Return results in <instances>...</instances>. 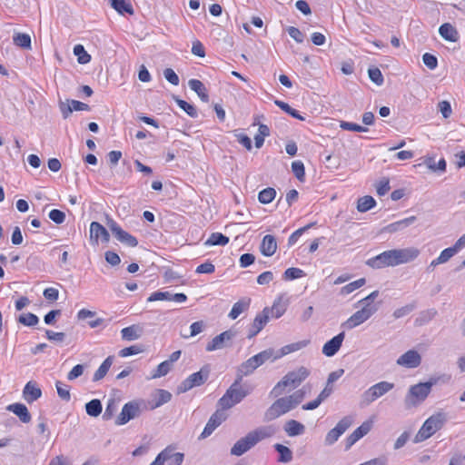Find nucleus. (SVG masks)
<instances>
[{"mask_svg": "<svg viewBox=\"0 0 465 465\" xmlns=\"http://www.w3.org/2000/svg\"><path fill=\"white\" fill-rule=\"evenodd\" d=\"M313 223H309L304 227H302L298 230H296L294 232L291 234V236L288 239V244L290 246L295 244L298 241V239L303 234L304 232H306L308 229H310Z\"/></svg>", "mask_w": 465, "mask_h": 465, "instance_id": "6e6d98bb", "label": "nucleus"}, {"mask_svg": "<svg viewBox=\"0 0 465 465\" xmlns=\"http://www.w3.org/2000/svg\"><path fill=\"white\" fill-rule=\"evenodd\" d=\"M172 369V365L166 361L161 362L154 372L152 374V379L160 378L165 376Z\"/></svg>", "mask_w": 465, "mask_h": 465, "instance_id": "8fccbe9b", "label": "nucleus"}, {"mask_svg": "<svg viewBox=\"0 0 465 465\" xmlns=\"http://www.w3.org/2000/svg\"><path fill=\"white\" fill-rule=\"evenodd\" d=\"M353 419L351 416L343 417L336 426L331 429L325 436L324 444L326 446L333 445L339 438L351 427Z\"/></svg>", "mask_w": 465, "mask_h": 465, "instance_id": "f8f14e48", "label": "nucleus"}, {"mask_svg": "<svg viewBox=\"0 0 465 465\" xmlns=\"http://www.w3.org/2000/svg\"><path fill=\"white\" fill-rule=\"evenodd\" d=\"M60 109L64 118L66 119L73 111H88L89 105L80 101L71 100L67 105L62 104Z\"/></svg>", "mask_w": 465, "mask_h": 465, "instance_id": "393cba45", "label": "nucleus"}, {"mask_svg": "<svg viewBox=\"0 0 465 465\" xmlns=\"http://www.w3.org/2000/svg\"><path fill=\"white\" fill-rule=\"evenodd\" d=\"M304 396V391L298 390L289 396L279 398L265 411V420H273L293 410L302 401Z\"/></svg>", "mask_w": 465, "mask_h": 465, "instance_id": "7ed1b4c3", "label": "nucleus"}, {"mask_svg": "<svg viewBox=\"0 0 465 465\" xmlns=\"http://www.w3.org/2000/svg\"><path fill=\"white\" fill-rule=\"evenodd\" d=\"M439 34L442 38L449 42H457L459 39L458 31L450 23H445L441 25L439 28Z\"/></svg>", "mask_w": 465, "mask_h": 465, "instance_id": "bb28decb", "label": "nucleus"}, {"mask_svg": "<svg viewBox=\"0 0 465 465\" xmlns=\"http://www.w3.org/2000/svg\"><path fill=\"white\" fill-rule=\"evenodd\" d=\"M143 351V348L140 345H132L130 347H126L122 349L119 351V355L121 357H128L131 355H135Z\"/></svg>", "mask_w": 465, "mask_h": 465, "instance_id": "13d9d810", "label": "nucleus"}, {"mask_svg": "<svg viewBox=\"0 0 465 465\" xmlns=\"http://www.w3.org/2000/svg\"><path fill=\"white\" fill-rule=\"evenodd\" d=\"M13 42L16 46L21 48L31 50V37L27 34L15 33L13 36Z\"/></svg>", "mask_w": 465, "mask_h": 465, "instance_id": "c9c22d12", "label": "nucleus"}, {"mask_svg": "<svg viewBox=\"0 0 465 465\" xmlns=\"http://www.w3.org/2000/svg\"><path fill=\"white\" fill-rule=\"evenodd\" d=\"M188 85L193 91H194L198 94L199 98L203 102L207 103L209 101L207 89L200 80L191 79L188 82Z\"/></svg>", "mask_w": 465, "mask_h": 465, "instance_id": "c85d7f7f", "label": "nucleus"}, {"mask_svg": "<svg viewBox=\"0 0 465 465\" xmlns=\"http://www.w3.org/2000/svg\"><path fill=\"white\" fill-rule=\"evenodd\" d=\"M270 312H272V314L274 318L278 319L280 318L286 311V306L283 304H281V301L278 300L274 302L272 307L269 309Z\"/></svg>", "mask_w": 465, "mask_h": 465, "instance_id": "052dcab7", "label": "nucleus"}, {"mask_svg": "<svg viewBox=\"0 0 465 465\" xmlns=\"http://www.w3.org/2000/svg\"><path fill=\"white\" fill-rule=\"evenodd\" d=\"M436 381L420 382L409 388L404 398V405L407 409L416 408L420 405L429 396Z\"/></svg>", "mask_w": 465, "mask_h": 465, "instance_id": "423d86ee", "label": "nucleus"}, {"mask_svg": "<svg viewBox=\"0 0 465 465\" xmlns=\"http://www.w3.org/2000/svg\"><path fill=\"white\" fill-rule=\"evenodd\" d=\"M390 189V182L389 179L386 178L381 179L376 186L377 193L381 196L385 195Z\"/></svg>", "mask_w": 465, "mask_h": 465, "instance_id": "774afa93", "label": "nucleus"}, {"mask_svg": "<svg viewBox=\"0 0 465 465\" xmlns=\"http://www.w3.org/2000/svg\"><path fill=\"white\" fill-rule=\"evenodd\" d=\"M174 100H175L176 104H178V106L181 109H183L188 115H190L191 117L197 116V111L193 104H191L187 103L186 101L182 100L178 97H174Z\"/></svg>", "mask_w": 465, "mask_h": 465, "instance_id": "a18cd8bd", "label": "nucleus"}, {"mask_svg": "<svg viewBox=\"0 0 465 465\" xmlns=\"http://www.w3.org/2000/svg\"><path fill=\"white\" fill-rule=\"evenodd\" d=\"M421 362V357L418 351L410 350L400 356L397 360V364L406 368H416Z\"/></svg>", "mask_w": 465, "mask_h": 465, "instance_id": "6ab92c4d", "label": "nucleus"}, {"mask_svg": "<svg viewBox=\"0 0 465 465\" xmlns=\"http://www.w3.org/2000/svg\"><path fill=\"white\" fill-rule=\"evenodd\" d=\"M109 229L112 233L115 236V238L124 244H126L130 247H135L138 244L137 239L131 235L129 232H125L121 228V226L113 219H110L107 223Z\"/></svg>", "mask_w": 465, "mask_h": 465, "instance_id": "2eb2a0df", "label": "nucleus"}, {"mask_svg": "<svg viewBox=\"0 0 465 465\" xmlns=\"http://www.w3.org/2000/svg\"><path fill=\"white\" fill-rule=\"evenodd\" d=\"M368 74L370 79L375 83L377 85H381L383 84V75L381 70L377 67L369 68Z\"/></svg>", "mask_w": 465, "mask_h": 465, "instance_id": "5fc2aeb1", "label": "nucleus"}, {"mask_svg": "<svg viewBox=\"0 0 465 465\" xmlns=\"http://www.w3.org/2000/svg\"><path fill=\"white\" fill-rule=\"evenodd\" d=\"M394 384L389 381H380L372 386H371L368 390H366L361 395V405L367 406L371 402L385 395L391 390H392Z\"/></svg>", "mask_w": 465, "mask_h": 465, "instance_id": "1a4fd4ad", "label": "nucleus"}, {"mask_svg": "<svg viewBox=\"0 0 465 465\" xmlns=\"http://www.w3.org/2000/svg\"><path fill=\"white\" fill-rule=\"evenodd\" d=\"M260 250L264 256H272L277 250V242L275 237L271 234L265 235L262 241Z\"/></svg>", "mask_w": 465, "mask_h": 465, "instance_id": "b1692460", "label": "nucleus"}, {"mask_svg": "<svg viewBox=\"0 0 465 465\" xmlns=\"http://www.w3.org/2000/svg\"><path fill=\"white\" fill-rule=\"evenodd\" d=\"M114 362V356H108L103 363L99 366L96 371L94 374L93 381H98L102 380L108 372Z\"/></svg>", "mask_w": 465, "mask_h": 465, "instance_id": "473e14b6", "label": "nucleus"}, {"mask_svg": "<svg viewBox=\"0 0 465 465\" xmlns=\"http://www.w3.org/2000/svg\"><path fill=\"white\" fill-rule=\"evenodd\" d=\"M163 75L170 84L173 85L179 84V77L172 68H166L163 71Z\"/></svg>", "mask_w": 465, "mask_h": 465, "instance_id": "338daca9", "label": "nucleus"}, {"mask_svg": "<svg viewBox=\"0 0 465 465\" xmlns=\"http://www.w3.org/2000/svg\"><path fill=\"white\" fill-rule=\"evenodd\" d=\"M74 54L77 56V61L79 64H84L89 63L91 60V55L87 54L84 46L81 45H76L74 47Z\"/></svg>", "mask_w": 465, "mask_h": 465, "instance_id": "79ce46f5", "label": "nucleus"}, {"mask_svg": "<svg viewBox=\"0 0 465 465\" xmlns=\"http://www.w3.org/2000/svg\"><path fill=\"white\" fill-rule=\"evenodd\" d=\"M235 331L232 330H228L220 333L207 343L205 348L206 351H213L230 347L232 345V339L235 337Z\"/></svg>", "mask_w": 465, "mask_h": 465, "instance_id": "4468645a", "label": "nucleus"}, {"mask_svg": "<svg viewBox=\"0 0 465 465\" xmlns=\"http://www.w3.org/2000/svg\"><path fill=\"white\" fill-rule=\"evenodd\" d=\"M414 308L415 306L413 304H407L403 307L398 308L393 312V317L395 319L402 318L411 312Z\"/></svg>", "mask_w": 465, "mask_h": 465, "instance_id": "680f3d73", "label": "nucleus"}, {"mask_svg": "<svg viewBox=\"0 0 465 465\" xmlns=\"http://www.w3.org/2000/svg\"><path fill=\"white\" fill-rule=\"evenodd\" d=\"M269 308H264L263 311L258 313L249 330L248 338L252 339L256 336L269 322Z\"/></svg>", "mask_w": 465, "mask_h": 465, "instance_id": "f3484780", "label": "nucleus"}, {"mask_svg": "<svg viewBox=\"0 0 465 465\" xmlns=\"http://www.w3.org/2000/svg\"><path fill=\"white\" fill-rule=\"evenodd\" d=\"M310 371L302 366L295 371L288 372L271 391L270 396L278 398L286 391L297 388L308 376Z\"/></svg>", "mask_w": 465, "mask_h": 465, "instance_id": "20e7f679", "label": "nucleus"}, {"mask_svg": "<svg viewBox=\"0 0 465 465\" xmlns=\"http://www.w3.org/2000/svg\"><path fill=\"white\" fill-rule=\"evenodd\" d=\"M365 282H366V280L364 278H361L354 282H351L341 289V293L342 295L350 294L351 292H354L355 290L362 287L365 284Z\"/></svg>", "mask_w": 465, "mask_h": 465, "instance_id": "37998d69", "label": "nucleus"}, {"mask_svg": "<svg viewBox=\"0 0 465 465\" xmlns=\"http://www.w3.org/2000/svg\"><path fill=\"white\" fill-rule=\"evenodd\" d=\"M103 410L100 400L94 399L85 404V411L91 417H97Z\"/></svg>", "mask_w": 465, "mask_h": 465, "instance_id": "4c0bfd02", "label": "nucleus"}, {"mask_svg": "<svg viewBox=\"0 0 465 465\" xmlns=\"http://www.w3.org/2000/svg\"><path fill=\"white\" fill-rule=\"evenodd\" d=\"M273 355L272 349L262 351L258 354L251 357L246 361L242 362L237 371V376L239 380H242L243 376H248L252 373L258 367L263 364Z\"/></svg>", "mask_w": 465, "mask_h": 465, "instance_id": "6e6552de", "label": "nucleus"}, {"mask_svg": "<svg viewBox=\"0 0 465 465\" xmlns=\"http://www.w3.org/2000/svg\"><path fill=\"white\" fill-rule=\"evenodd\" d=\"M304 425L295 420H290L289 421L286 422L284 427V430L291 437L302 434L304 432Z\"/></svg>", "mask_w": 465, "mask_h": 465, "instance_id": "2f4dec72", "label": "nucleus"}, {"mask_svg": "<svg viewBox=\"0 0 465 465\" xmlns=\"http://www.w3.org/2000/svg\"><path fill=\"white\" fill-rule=\"evenodd\" d=\"M447 421V414L443 411L436 412L429 417L414 437V442L419 443L426 440L434 433L440 430Z\"/></svg>", "mask_w": 465, "mask_h": 465, "instance_id": "39448f33", "label": "nucleus"}, {"mask_svg": "<svg viewBox=\"0 0 465 465\" xmlns=\"http://www.w3.org/2000/svg\"><path fill=\"white\" fill-rule=\"evenodd\" d=\"M276 196V191L274 188L267 187L262 190L258 194V200L261 203L268 204L272 203Z\"/></svg>", "mask_w": 465, "mask_h": 465, "instance_id": "ea45409f", "label": "nucleus"}, {"mask_svg": "<svg viewBox=\"0 0 465 465\" xmlns=\"http://www.w3.org/2000/svg\"><path fill=\"white\" fill-rule=\"evenodd\" d=\"M378 311V307H371L367 304V306H362L360 310L355 312L343 324L345 328L351 330L353 329L361 323L368 321L376 312Z\"/></svg>", "mask_w": 465, "mask_h": 465, "instance_id": "9d476101", "label": "nucleus"}, {"mask_svg": "<svg viewBox=\"0 0 465 465\" xmlns=\"http://www.w3.org/2000/svg\"><path fill=\"white\" fill-rule=\"evenodd\" d=\"M229 242V238L221 232H213L206 240L204 244L206 246L220 245L224 246Z\"/></svg>", "mask_w": 465, "mask_h": 465, "instance_id": "e433bc0d", "label": "nucleus"}, {"mask_svg": "<svg viewBox=\"0 0 465 465\" xmlns=\"http://www.w3.org/2000/svg\"><path fill=\"white\" fill-rule=\"evenodd\" d=\"M41 395V389L34 381H28L23 390V397L29 403L38 400Z\"/></svg>", "mask_w": 465, "mask_h": 465, "instance_id": "5701e85b", "label": "nucleus"}, {"mask_svg": "<svg viewBox=\"0 0 465 465\" xmlns=\"http://www.w3.org/2000/svg\"><path fill=\"white\" fill-rule=\"evenodd\" d=\"M156 301H171V292H154L147 299V302Z\"/></svg>", "mask_w": 465, "mask_h": 465, "instance_id": "4d7b16f0", "label": "nucleus"}, {"mask_svg": "<svg viewBox=\"0 0 465 465\" xmlns=\"http://www.w3.org/2000/svg\"><path fill=\"white\" fill-rule=\"evenodd\" d=\"M419 254L420 251L415 247L392 249L369 259L366 264L373 269L394 267L414 261Z\"/></svg>", "mask_w": 465, "mask_h": 465, "instance_id": "f257e3e1", "label": "nucleus"}, {"mask_svg": "<svg viewBox=\"0 0 465 465\" xmlns=\"http://www.w3.org/2000/svg\"><path fill=\"white\" fill-rule=\"evenodd\" d=\"M292 171L293 174L295 175V177L299 181H301V182L303 181L304 176H305V169H304V164L302 162H301V161L292 162Z\"/></svg>", "mask_w": 465, "mask_h": 465, "instance_id": "3c124183", "label": "nucleus"}, {"mask_svg": "<svg viewBox=\"0 0 465 465\" xmlns=\"http://www.w3.org/2000/svg\"><path fill=\"white\" fill-rule=\"evenodd\" d=\"M457 253L456 250L451 246L444 249L440 254L439 255V259L441 263L447 262L451 257H453Z\"/></svg>", "mask_w": 465, "mask_h": 465, "instance_id": "69168bd1", "label": "nucleus"}, {"mask_svg": "<svg viewBox=\"0 0 465 465\" xmlns=\"http://www.w3.org/2000/svg\"><path fill=\"white\" fill-rule=\"evenodd\" d=\"M309 342H310L309 341L303 340V341H299L297 342H293V343L285 345L281 349V353L279 355L275 356L274 359H278L282 356H284L289 353L294 352L296 351L302 350V349L305 348L309 344Z\"/></svg>", "mask_w": 465, "mask_h": 465, "instance_id": "72a5a7b5", "label": "nucleus"}, {"mask_svg": "<svg viewBox=\"0 0 465 465\" xmlns=\"http://www.w3.org/2000/svg\"><path fill=\"white\" fill-rule=\"evenodd\" d=\"M239 376L236 381L226 391L225 394L219 400V405L223 410H227L241 402L248 394L249 391H244L240 387Z\"/></svg>", "mask_w": 465, "mask_h": 465, "instance_id": "0eeeda50", "label": "nucleus"}, {"mask_svg": "<svg viewBox=\"0 0 465 465\" xmlns=\"http://www.w3.org/2000/svg\"><path fill=\"white\" fill-rule=\"evenodd\" d=\"M49 219L56 224H61L65 220V213L60 210L54 209L49 213Z\"/></svg>", "mask_w": 465, "mask_h": 465, "instance_id": "e2e57ef3", "label": "nucleus"}, {"mask_svg": "<svg viewBox=\"0 0 465 465\" xmlns=\"http://www.w3.org/2000/svg\"><path fill=\"white\" fill-rule=\"evenodd\" d=\"M422 61L424 64L430 70L435 69L438 65V60L436 56L429 53L423 54Z\"/></svg>", "mask_w": 465, "mask_h": 465, "instance_id": "0e129e2a", "label": "nucleus"}, {"mask_svg": "<svg viewBox=\"0 0 465 465\" xmlns=\"http://www.w3.org/2000/svg\"><path fill=\"white\" fill-rule=\"evenodd\" d=\"M274 104L282 110H283L285 113L292 115V117L299 119L301 121L304 120V117L302 116L297 110L292 108L287 103L280 100H275Z\"/></svg>", "mask_w": 465, "mask_h": 465, "instance_id": "c03bdc74", "label": "nucleus"}, {"mask_svg": "<svg viewBox=\"0 0 465 465\" xmlns=\"http://www.w3.org/2000/svg\"><path fill=\"white\" fill-rule=\"evenodd\" d=\"M7 410L15 413L24 423H28L31 420V414L27 407L23 403L10 404Z\"/></svg>", "mask_w": 465, "mask_h": 465, "instance_id": "a878e982", "label": "nucleus"}, {"mask_svg": "<svg viewBox=\"0 0 465 465\" xmlns=\"http://www.w3.org/2000/svg\"><path fill=\"white\" fill-rule=\"evenodd\" d=\"M227 416L223 411H216L209 419L199 439L209 437L214 430L226 420Z\"/></svg>", "mask_w": 465, "mask_h": 465, "instance_id": "dca6fc26", "label": "nucleus"}, {"mask_svg": "<svg viewBox=\"0 0 465 465\" xmlns=\"http://www.w3.org/2000/svg\"><path fill=\"white\" fill-rule=\"evenodd\" d=\"M425 164L432 171H440L444 172L446 169V162L442 158L438 163H435L433 158H428L425 160Z\"/></svg>", "mask_w": 465, "mask_h": 465, "instance_id": "603ef678", "label": "nucleus"}, {"mask_svg": "<svg viewBox=\"0 0 465 465\" xmlns=\"http://www.w3.org/2000/svg\"><path fill=\"white\" fill-rule=\"evenodd\" d=\"M142 403L136 401H129L125 403L115 420L116 425H124L129 420L138 417L141 414Z\"/></svg>", "mask_w": 465, "mask_h": 465, "instance_id": "ddd939ff", "label": "nucleus"}, {"mask_svg": "<svg viewBox=\"0 0 465 465\" xmlns=\"http://www.w3.org/2000/svg\"><path fill=\"white\" fill-rule=\"evenodd\" d=\"M164 450H169V458L167 465H182L183 461L184 455L182 452H173V449L171 447H167Z\"/></svg>", "mask_w": 465, "mask_h": 465, "instance_id": "49530a36", "label": "nucleus"}, {"mask_svg": "<svg viewBox=\"0 0 465 465\" xmlns=\"http://www.w3.org/2000/svg\"><path fill=\"white\" fill-rule=\"evenodd\" d=\"M90 239L94 244H98L99 240L103 242H108L110 234L108 231L98 222H92L90 224Z\"/></svg>", "mask_w": 465, "mask_h": 465, "instance_id": "a211bd4d", "label": "nucleus"}, {"mask_svg": "<svg viewBox=\"0 0 465 465\" xmlns=\"http://www.w3.org/2000/svg\"><path fill=\"white\" fill-rule=\"evenodd\" d=\"M415 221H416L415 216H410L408 218H405L401 221H398V222L389 224L386 227V230L389 232H395L403 230L404 228H407L408 226L411 225Z\"/></svg>", "mask_w": 465, "mask_h": 465, "instance_id": "f704fd0d", "label": "nucleus"}, {"mask_svg": "<svg viewBox=\"0 0 465 465\" xmlns=\"http://www.w3.org/2000/svg\"><path fill=\"white\" fill-rule=\"evenodd\" d=\"M111 6L117 11L119 14L124 15V13L133 15L134 8L129 0H109Z\"/></svg>", "mask_w": 465, "mask_h": 465, "instance_id": "7c9ffc66", "label": "nucleus"}, {"mask_svg": "<svg viewBox=\"0 0 465 465\" xmlns=\"http://www.w3.org/2000/svg\"><path fill=\"white\" fill-rule=\"evenodd\" d=\"M274 448L280 454L278 461L287 463L292 460V452L288 447L277 443Z\"/></svg>", "mask_w": 465, "mask_h": 465, "instance_id": "a19ab883", "label": "nucleus"}, {"mask_svg": "<svg viewBox=\"0 0 465 465\" xmlns=\"http://www.w3.org/2000/svg\"><path fill=\"white\" fill-rule=\"evenodd\" d=\"M209 374V368L207 366L203 367L199 371L188 376L178 387V391L185 392L193 387L201 386L207 381Z\"/></svg>", "mask_w": 465, "mask_h": 465, "instance_id": "9b49d317", "label": "nucleus"}, {"mask_svg": "<svg viewBox=\"0 0 465 465\" xmlns=\"http://www.w3.org/2000/svg\"><path fill=\"white\" fill-rule=\"evenodd\" d=\"M276 433V429L272 425L261 426L250 431L245 437L238 440L231 449V454L234 456H242L258 442L262 440L271 438Z\"/></svg>", "mask_w": 465, "mask_h": 465, "instance_id": "f03ea898", "label": "nucleus"}, {"mask_svg": "<svg viewBox=\"0 0 465 465\" xmlns=\"http://www.w3.org/2000/svg\"><path fill=\"white\" fill-rule=\"evenodd\" d=\"M55 387L57 390V394L62 400H64L65 401H70L71 394H70V386L69 385H66L61 381H56Z\"/></svg>", "mask_w": 465, "mask_h": 465, "instance_id": "09e8293b", "label": "nucleus"}, {"mask_svg": "<svg viewBox=\"0 0 465 465\" xmlns=\"http://www.w3.org/2000/svg\"><path fill=\"white\" fill-rule=\"evenodd\" d=\"M305 275L304 272L302 269L299 268H288L284 273H283V279L284 280H295L301 277H303Z\"/></svg>", "mask_w": 465, "mask_h": 465, "instance_id": "864d4df0", "label": "nucleus"}, {"mask_svg": "<svg viewBox=\"0 0 465 465\" xmlns=\"http://www.w3.org/2000/svg\"><path fill=\"white\" fill-rule=\"evenodd\" d=\"M122 338L124 341H135L138 340L143 334V328L139 325H131L125 327L121 331Z\"/></svg>", "mask_w": 465, "mask_h": 465, "instance_id": "cd10ccee", "label": "nucleus"}, {"mask_svg": "<svg viewBox=\"0 0 465 465\" xmlns=\"http://www.w3.org/2000/svg\"><path fill=\"white\" fill-rule=\"evenodd\" d=\"M376 202L372 196L366 195L358 200L357 210L361 213H365L374 207Z\"/></svg>", "mask_w": 465, "mask_h": 465, "instance_id": "58836bf2", "label": "nucleus"}, {"mask_svg": "<svg viewBox=\"0 0 465 465\" xmlns=\"http://www.w3.org/2000/svg\"><path fill=\"white\" fill-rule=\"evenodd\" d=\"M340 126L343 130L352 131V132H366L367 128L361 126L357 124L341 121Z\"/></svg>", "mask_w": 465, "mask_h": 465, "instance_id": "bf43d9fd", "label": "nucleus"}, {"mask_svg": "<svg viewBox=\"0 0 465 465\" xmlns=\"http://www.w3.org/2000/svg\"><path fill=\"white\" fill-rule=\"evenodd\" d=\"M18 322L25 326L32 327L38 323L39 319L35 314L28 312L25 314H21L18 318Z\"/></svg>", "mask_w": 465, "mask_h": 465, "instance_id": "de8ad7c7", "label": "nucleus"}, {"mask_svg": "<svg viewBox=\"0 0 465 465\" xmlns=\"http://www.w3.org/2000/svg\"><path fill=\"white\" fill-rule=\"evenodd\" d=\"M250 303H251V299H249V298H244V299L239 300L237 302H235L233 304L228 316L232 320H235L242 312H243L244 311H246L249 308Z\"/></svg>", "mask_w": 465, "mask_h": 465, "instance_id": "c756f323", "label": "nucleus"}, {"mask_svg": "<svg viewBox=\"0 0 465 465\" xmlns=\"http://www.w3.org/2000/svg\"><path fill=\"white\" fill-rule=\"evenodd\" d=\"M345 338L344 331L340 332L338 335L328 341L322 347V353L327 357L334 356L340 350L342 341Z\"/></svg>", "mask_w": 465, "mask_h": 465, "instance_id": "aec40b11", "label": "nucleus"}, {"mask_svg": "<svg viewBox=\"0 0 465 465\" xmlns=\"http://www.w3.org/2000/svg\"><path fill=\"white\" fill-rule=\"evenodd\" d=\"M371 429V421H364L360 427L353 430L346 439V450H349L359 440L364 437Z\"/></svg>", "mask_w": 465, "mask_h": 465, "instance_id": "412c9836", "label": "nucleus"}, {"mask_svg": "<svg viewBox=\"0 0 465 465\" xmlns=\"http://www.w3.org/2000/svg\"><path fill=\"white\" fill-rule=\"evenodd\" d=\"M152 401L148 402V409L154 410L160 406L169 402L172 399V394L165 390L158 389L152 394Z\"/></svg>", "mask_w": 465, "mask_h": 465, "instance_id": "4be33fe9", "label": "nucleus"}]
</instances>
